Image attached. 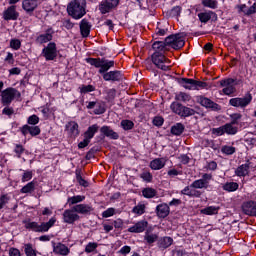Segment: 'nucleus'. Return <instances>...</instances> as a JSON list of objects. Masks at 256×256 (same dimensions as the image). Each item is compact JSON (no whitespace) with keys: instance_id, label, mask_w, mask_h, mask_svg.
<instances>
[{"instance_id":"nucleus-1","label":"nucleus","mask_w":256,"mask_h":256,"mask_svg":"<svg viewBox=\"0 0 256 256\" xmlns=\"http://www.w3.org/2000/svg\"><path fill=\"white\" fill-rule=\"evenodd\" d=\"M87 63L93 67H96V69H99V73L103 75L104 81H121V79H123V74L119 70L107 72L111 69V67L115 66V61L113 60L89 58L87 59Z\"/></svg>"},{"instance_id":"nucleus-2","label":"nucleus","mask_w":256,"mask_h":256,"mask_svg":"<svg viewBox=\"0 0 256 256\" xmlns=\"http://www.w3.org/2000/svg\"><path fill=\"white\" fill-rule=\"evenodd\" d=\"M87 1L85 0H72L68 7L67 11L68 14L73 17V19H81L82 17H85L87 11Z\"/></svg>"},{"instance_id":"nucleus-3","label":"nucleus","mask_w":256,"mask_h":256,"mask_svg":"<svg viewBox=\"0 0 256 256\" xmlns=\"http://www.w3.org/2000/svg\"><path fill=\"white\" fill-rule=\"evenodd\" d=\"M152 63H154L155 66L162 71H169V69H171V60L166 58L165 54H159L157 52L153 53Z\"/></svg>"},{"instance_id":"nucleus-4","label":"nucleus","mask_w":256,"mask_h":256,"mask_svg":"<svg viewBox=\"0 0 256 256\" xmlns=\"http://www.w3.org/2000/svg\"><path fill=\"white\" fill-rule=\"evenodd\" d=\"M16 97H21V92L13 87L6 88L1 92L2 105H11Z\"/></svg>"},{"instance_id":"nucleus-5","label":"nucleus","mask_w":256,"mask_h":256,"mask_svg":"<svg viewBox=\"0 0 256 256\" xmlns=\"http://www.w3.org/2000/svg\"><path fill=\"white\" fill-rule=\"evenodd\" d=\"M164 43L166 47H172V49H181L185 46V40L179 34L168 36Z\"/></svg>"},{"instance_id":"nucleus-6","label":"nucleus","mask_w":256,"mask_h":256,"mask_svg":"<svg viewBox=\"0 0 256 256\" xmlns=\"http://www.w3.org/2000/svg\"><path fill=\"white\" fill-rule=\"evenodd\" d=\"M42 55L46 61H54L57 58V44L50 42L42 50Z\"/></svg>"},{"instance_id":"nucleus-7","label":"nucleus","mask_w":256,"mask_h":256,"mask_svg":"<svg viewBox=\"0 0 256 256\" xmlns=\"http://www.w3.org/2000/svg\"><path fill=\"white\" fill-rule=\"evenodd\" d=\"M65 133L69 139H77L78 135L81 133L79 124L76 121L67 122L65 125Z\"/></svg>"},{"instance_id":"nucleus-8","label":"nucleus","mask_w":256,"mask_h":256,"mask_svg":"<svg viewBox=\"0 0 256 256\" xmlns=\"http://www.w3.org/2000/svg\"><path fill=\"white\" fill-rule=\"evenodd\" d=\"M251 101H253V96H251V94H247L242 98H231L229 100V104L232 107H239L240 109H244V107L250 105Z\"/></svg>"},{"instance_id":"nucleus-9","label":"nucleus","mask_w":256,"mask_h":256,"mask_svg":"<svg viewBox=\"0 0 256 256\" xmlns=\"http://www.w3.org/2000/svg\"><path fill=\"white\" fill-rule=\"evenodd\" d=\"M221 87H223L222 93L224 95H233L235 93V80L232 78L221 80L220 81Z\"/></svg>"},{"instance_id":"nucleus-10","label":"nucleus","mask_w":256,"mask_h":256,"mask_svg":"<svg viewBox=\"0 0 256 256\" xmlns=\"http://www.w3.org/2000/svg\"><path fill=\"white\" fill-rule=\"evenodd\" d=\"M4 21H17L19 19V12H17V6L11 5L3 12Z\"/></svg>"},{"instance_id":"nucleus-11","label":"nucleus","mask_w":256,"mask_h":256,"mask_svg":"<svg viewBox=\"0 0 256 256\" xmlns=\"http://www.w3.org/2000/svg\"><path fill=\"white\" fill-rule=\"evenodd\" d=\"M63 221H64V223H68V225H73V223H75V221H79V216L77 215L74 208L66 209L63 212Z\"/></svg>"},{"instance_id":"nucleus-12","label":"nucleus","mask_w":256,"mask_h":256,"mask_svg":"<svg viewBox=\"0 0 256 256\" xmlns=\"http://www.w3.org/2000/svg\"><path fill=\"white\" fill-rule=\"evenodd\" d=\"M120 0H105L104 2H101L100 4V12L105 15V13H109L111 9H115L117 5H119Z\"/></svg>"},{"instance_id":"nucleus-13","label":"nucleus","mask_w":256,"mask_h":256,"mask_svg":"<svg viewBox=\"0 0 256 256\" xmlns=\"http://www.w3.org/2000/svg\"><path fill=\"white\" fill-rule=\"evenodd\" d=\"M21 133L22 135L27 136L28 133L32 136V137H37V135H40L41 133V128H39V126H29V125H24L21 128Z\"/></svg>"},{"instance_id":"nucleus-14","label":"nucleus","mask_w":256,"mask_h":256,"mask_svg":"<svg viewBox=\"0 0 256 256\" xmlns=\"http://www.w3.org/2000/svg\"><path fill=\"white\" fill-rule=\"evenodd\" d=\"M149 223L146 220L136 222L133 226L128 228L129 233H143Z\"/></svg>"},{"instance_id":"nucleus-15","label":"nucleus","mask_w":256,"mask_h":256,"mask_svg":"<svg viewBox=\"0 0 256 256\" xmlns=\"http://www.w3.org/2000/svg\"><path fill=\"white\" fill-rule=\"evenodd\" d=\"M39 6V1L37 0H23L22 8L26 13H33L34 10Z\"/></svg>"},{"instance_id":"nucleus-16","label":"nucleus","mask_w":256,"mask_h":256,"mask_svg":"<svg viewBox=\"0 0 256 256\" xmlns=\"http://www.w3.org/2000/svg\"><path fill=\"white\" fill-rule=\"evenodd\" d=\"M242 211L245 215L256 216V202L248 201L242 205Z\"/></svg>"},{"instance_id":"nucleus-17","label":"nucleus","mask_w":256,"mask_h":256,"mask_svg":"<svg viewBox=\"0 0 256 256\" xmlns=\"http://www.w3.org/2000/svg\"><path fill=\"white\" fill-rule=\"evenodd\" d=\"M53 40V30L48 29L46 33L40 34L37 38L36 41L40 43V45H43V43H49V41Z\"/></svg>"},{"instance_id":"nucleus-18","label":"nucleus","mask_w":256,"mask_h":256,"mask_svg":"<svg viewBox=\"0 0 256 256\" xmlns=\"http://www.w3.org/2000/svg\"><path fill=\"white\" fill-rule=\"evenodd\" d=\"M250 166L251 163L249 162L240 165L238 168H236L235 175H237V177H247V175H249Z\"/></svg>"},{"instance_id":"nucleus-19","label":"nucleus","mask_w":256,"mask_h":256,"mask_svg":"<svg viewBox=\"0 0 256 256\" xmlns=\"http://www.w3.org/2000/svg\"><path fill=\"white\" fill-rule=\"evenodd\" d=\"M169 212H170V209H169V205L167 204H159L156 207V213L160 219H165V217L169 215Z\"/></svg>"},{"instance_id":"nucleus-20","label":"nucleus","mask_w":256,"mask_h":256,"mask_svg":"<svg viewBox=\"0 0 256 256\" xmlns=\"http://www.w3.org/2000/svg\"><path fill=\"white\" fill-rule=\"evenodd\" d=\"M178 83L181 85V87H184V89L195 91V80L191 78H181Z\"/></svg>"},{"instance_id":"nucleus-21","label":"nucleus","mask_w":256,"mask_h":256,"mask_svg":"<svg viewBox=\"0 0 256 256\" xmlns=\"http://www.w3.org/2000/svg\"><path fill=\"white\" fill-rule=\"evenodd\" d=\"M166 161L164 158H156L150 162V169L153 171H159L160 169H163L166 165Z\"/></svg>"},{"instance_id":"nucleus-22","label":"nucleus","mask_w":256,"mask_h":256,"mask_svg":"<svg viewBox=\"0 0 256 256\" xmlns=\"http://www.w3.org/2000/svg\"><path fill=\"white\" fill-rule=\"evenodd\" d=\"M198 103L202 105V107H206L207 109H217V104L215 102L211 101V99L199 96L197 99Z\"/></svg>"},{"instance_id":"nucleus-23","label":"nucleus","mask_w":256,"mask_h":256,"mask_svg":"<svg viewBox=\"0 0 256 256\" xmlns=\"http://www.w3.org/2000/svg\"><path fill=\"white\" fill-rule=\"evenodd\" d=\"M152 49L154 53H158V55H164L165 51H167V45L163 41H156L153 43Z\"/></svg>"},{"instance_id":"nucleus-24","label":"nucleus","mask_w":256,"mask_h":256,"mask_svg":"<svg viewBox=\"0 0 256 256\" xmlns=\"http://www.w3.org/2000/svg\"><path fill=\"white\" fill-rule=\"evenodd\" d=\"M53 252L56 255H69V248L65 244L57 243L53 246Z\"/></svg>"},{"instance_id":"nucleus-25","label":"nucleus","mask_w":256,"mask_h":256,"mask_svg":"<svg viewBox=\"0 0 256 256\" xmlns=\"http://www.w3.org/2000/svg\"><path fill=\"white\" fill-rule=\"evenodd\" d=\"M86 107L87 109H95V115H103V113H105V107H103L100 103L94 101L88 102V105Z\"/></svg>"},{"instance_id":"nucleus-26","label":"nucleus","mask_w":256,"mask_h":256,"mask_svg":"<svg viewBox=\"0 0 256 256\" xmlns=\"http://www.w3.org/2000/svg\"><path fill=\"white\" fill-rule=\"evenodd\" d=\"M100 132L102 133V135H105V137H109V139H119V134L113 131V129H111V127L109 126H103L100 129Z\"/></svg>"},{"instance_id":"nucleus-27","label":"nucleus","mask_w":256,"mask_h":256,"mask_svg":"<svg viewBox=\"0 0 256 256\" xmlns=\"http://www.w3.org/2000/svg\"><path fill=\"white\" fill-rule=\"evenodd\" d=\"M80 31L83 37H89V34L91 33V24H89L86 19L81 20Z\"/></svg>"},{"instance_id":"nucleus-28","label":"nucleus","mask_w":256,"mask_h":256,"mask_svg":"<svg viewBox=\"0 0 256 256\" xmlns=\"http://www.w3.org/2000/svg\"><path fill=\"white\" fill-rule=\"evenodd\" d=\"M97 131H99V125L93 124L88 127L87 131L84 133V137L91 141L95 137V133H97Z\"/></svg>"},{"instance_id":"nucleus-29","label":"nucleus","mask_w":256,"mask_h":256,"mask_svg":"<svg viewBox=\"0 0 256 256\" xmlns=\"http://www.w3.org/2000/svg\"><path fill=\"white\" fill-rule=\"evenodd\" d=\"M26 229H31L32 231H35L36 233H44L43 224L39 225V223H37V222H27Z\"/></svg>"},{"instance_id":"nucleus-30","label":"nucleus","mask_w":256,"mask_h":256,"mask_svg":"<svg viewBox=\"0 0 256 256\" xmlns=\"http://www.w3.org/2000/svg\"><path fill=\"white\" fill-rule=\"evenodd\" d=\"M145 209H147V205H145L143 202H139L136 206L133 207L132 213H134V215L141 216L145 214Z\"/></svg>"},{"instance_id":"nucleus-31","label":"nucleus","mask_w":256,"mask_h":256,"mask_svg":"<svg viewBox=\"0 0 256 256\" xmlns=\"http://www.w3.org/2000/svg\"><path fill=\"white\" fill-rule=\"evenodd\" d=\"M73 208H74V211H76V213H80L81 215H85V213H90L91 211V206L87 204H78Z\"/></svg>"},{"instance_id":"nucleus-32","label":"nucleus","mask_w":256,"mask_h":256,"mask_svg":"<svg viewBox=\"0 0 256 256\" xmlns=\"http://www.w3.org/2000/svg\"><path fill=\"white\" fill-rule=\"evenodd\" d=\"M222 189L228 193H233L239 189V184L237 182H227L222 186Z\"/></svg>"},{"instance_id":"nucleus-33","label":"nucleus","mask_w":256,"mask_h":256,"mask_svg":"<svg viewBox=\"0 0 256 256\" xmlns=\"http://www.w3.org/2000/svg\"><path fill=\"white\" fill-rule=\"evenodd\" d=\"M219 206H208L201 210L203 215H217L219 213Z\"/></svg>"},{"instance_id":"nucleus-34","label":"nucleus","mask_w":256,"mask_h":256,"mask_svg":"<svg viewBox=\"0 0 256 256\" xmlns=\"http://www.w3.org/2000/svg\"><path fill=\"white\" fill-rule=\"evenodd\" d=\"M224 126V133L227 135H235L237 133V127L233 123H227Z\"/></svg>"},{"instance_id":"nucleus-35","label":"nucleus","mask_w":256,"mask_h":256,"mask_svg":"<svg viewBox=\"0 0 256 256\" xmlns=\"http://www.w3.org/2000/svg\"><path fill=\"white\" fill-rule=\"evenodd\" d=\"M190 187H192L193 189H207V187H209L208 184H206L202 178L201 179H198V180H195L191 185Z\"/></svg>"},{"instance_id":"nucleus-36","label":"nucleus","mask_w":256,"mask_h":256,"mask_svg":"<svg viewBox=\"0 0 256 256\" xmlns=\"http://www.w3.org/2000/svg\"><path fill=\"white\" fill-rule=\"evenodd\" d=\"M173 245V238L171 237H163L160 240V247H162V249H167L169 247H171Z\"/></svg>"},{"instance_id":"nucleus-37","label":"nucleus","mask_w":256,"mask_h":256,"mask_svg":"<svg viewBox=\"0 0 256 256\" xmlns=\"http://www.w3.org/2000/svg\"><path fill=\"white\" fill-rule=\"evenodd\" d=\"M85 201V196L77 195V196H72L69 197L67 200L68 205H76V203H81Z\"/></svg>"},{"instance_id":"nucleus-38","label":"nucleus","mask_w":256,"mask_h":256,"mask_svg":"<svg viewBox=\"0 0 256 256\" xmlns=\"http://www.w3.org/2000/svg\"><path fill=\"white\" fill-rule=\"evenodd\" d=\"M142 195L145 197V199H153V197L157 195V191H155L153 188H145L142 190Z\"/></svg>"},{"instance_id":"nucleus-39","label":"nucleus","mask_w":256,"mask_h":256,"mask_svg":"<svg viewBox=\"0 0 256 256\" xmlns=\"http://www.w3.org/2000/svg\"><path fill=\"white\" fill-rule=\"evenodd\" d=\"M183 131H185V126H183V124H181V123H177L176 125L172 126V128H171V133L173 135H181V133H183Z\"/></svg>"},{"instance_id":"nucleus-40","label":"nucleus","mask_w":256,"mask_h":256,"mask_svg":"<svg viewBox=\"0 0 256 256\" xmlns=\"http://www.w3.org/2000/svg\"><path fill=\"white\" fill-rule=\"evenodd\" d=\"M182 195H188V197H201V193L196 192L194 193L191 190V186H186L182 191H181Z\"/></svg>"},{"instance_id":"nucleus-41","label":"nucleus","mask_w":256,"mask_h":256,"mask_svg":"<svg viewBox=\"0 0 256 256\" xmlns=\"http://www.w3.org/2000/svg\"><path fill=\"white\" fill-rule=\"evenodd\" d=\"M177 101H182L183 103H189L191 101V95L185 93V92H180L176 95Z\"/></svg>"},{"instance_id":"nucleus-42","label":"nucleus","mask_w":256,"mask_h":256,"mask_svg":"<svg viewBox=\"0 0 256 256\" xmlns=\"http://www.w3.org/2000/svg\"><path fill=\"white\" fill-rule=\"evenodd\" d=\"M35 191V182H29L20 190V193H33Z\"/></svg>"},{"instance_id":"nucleus-43","label":"nucleus","mask_w":256,"mask_h":256,"mask_svg":"<svg viewBox=\"0 0 256 256\" xmlns=\"http://www.w3.org/2000/svg\"><path fill=\"white\" fill-rule=\"evenodd\" d=\"M191 115H195V110L182 106V110L180 111V117H191Z\"/></svg>"},{"instance_id":"nucleus-44","label":"nucleus","mask_w":256,"mask_h":256,"mask_svg":"<svg viewBox=\"0 0 256 256\" xmlns=\"http://www.w3.org/2000/svg\"><path fill=\"white\" fill-rule=\"evenodd\" d=\"M56 221H57V219H55L53 217L48 222L42 223V229H43L44 233H47V231H49V229H51V227H53V225H55Z\"/></svg>"},{"instance_id":"nucleus-45","label":"nucleus","mask_w":256,"mask_h":256,"mask_svg":"<svg viewBox=\"0 0 256 256\" xmlns=\"http://www.w3.org/2000/svg\"><path fill=\"white\" fill-rule=\"evenodd\" d=\"M24 251L26 256H37V250L33 249L31 244H25Z\"/></svg>"},{"instance_id":"nucleus-46","label":"nucleus","mask_w":256,"mask_h":256,"mask_svg":"<svg viewBox=\"0 0 256 256\" xmlns=\"http://www.w3.org/2000/svg\"><path fill=\"white\" fill-rule=\"evenodd\" d=\"M144 239L145 241H147V243L151 244V243H155V241L159 239V236H157V234H151L149 232H146Z\"/></svg>"},{"instance_id":"nucleus-47","label":"nucleus","mask_w":256,"mask_h":256,"mask_svg":"<svg viewBox=\"0 0 256 256\" xmlns=\"http://www.w3.org/2000/svg\"><path fill=\"white\" fill-rule=\"evenodd\" d=\"M170 109L173 111V113H176V115H181L183 105H181L177 102H173L170 106Z\"/></svg>"},{"instance_id":"nucleus-48","label":"nucleus","mask_w":256,"mask_h":256,"mask_svg":"<svg viewBox=\"0 0 256 256\" xmlns=\"http://www.w3.org/2000/svg\"><path fill=\"white\" fill-rule=\"evenodd\" d=\"M201 23H207L211 20V12H202L198 14Z\"/></svg>"},{"instance_id":"nucleus-49","label":"nucleus","mask_w":256,"mask_h":256,"mask_svg":"<svg viewBox=\"0 0 256 256\" xmlns=\"http://www.w3.org/2000/svg\"><path fill=\"white\" fill-rule=\"evenodd\" d=\"M202 5L204 7H208L209 9H217V1L216 0H203Z\"/></svg>"},{"instance_id":"nucleus-50","label":"nucleus","mask_w":256,"mask_h":256,"mask_svg":"<svg viewBox=\"0 0 256 256\" xmlns=\"http://www.w3.org/2000/svg\"><path fill=\"white\" fill-rule=\"evenodd\" d=\"M97 247H99L97 242H90L85 247V253H93V251L97 250Z\"/></svg>"},{"instance_id":"nucleus-51","label":"nucleus","mask_w":256,"mask_h":256,"mask_svg":"<svg viewBox=\"0 0 256 256\" xmlns=\"http://www.w3.org/2000/svg\"><path fill=\"white\" fill-rule=\"evenodd\" d=\"M10 47L14 51H19V49H21V40L15 39V38L11 39L10 40Z\"/></svg>"},{"instance_id":"nucleus-52","label":"nucleus","mask_w":256,"mask_h":256,"mask_svg":"<svg viewBox=\"0 0 256 256\" xmlns=\"http://www.w3.org/2000/svg\"><path fill=\"white\" fill-rule=\"evenodd\" d=\"M241 117H243V115H241L240 113H234L230 115V119L232 125H239V121H241Z\"/></svg>"},{"instance_id":"nucleus-53","label":"nucleus","mask_w":256,"mask_h":256,"mask_svg":"<svg viewBox=\"0 0 256 256\" xmlns=\"http://www.w3.org/2000/svg\"><path fill=\"white\" fill-rule=\"evenodd\" d=\"M95 91V86L93 85H82L80 86V93H93Z\"/></svg>"},{"instance_id":"nucleus-54","label":"nucleus","mask_w":256,"mask_h":256,"mask_svg":"<svg viewBox=\"0 0 256 256\" xmlns=\"http://www.w3.org/2000/svg\"><path fill=\"white\" fill-rule=\"evenodd\" d=\"M133 121L130 120H122L121 121V127L125 130V131H129V129H133Z\"/></svg>"},{"instance_id":"nucleus-55","label":"nucleus","mask_w":256,"mask_h":256,"mask_svg":"<svg viewBox=\"0 0 256 256\" xmlns=\"http://www.w3.org/2000/svg\"><path fill=\"white\" fill-rule=\"evenodd\" d=\"M201 89H207V84L202 81L194 80V91H199Z\"/></svg>"},{"instance_id":"nucleus-56","label":"nucleus","mask_w":256,"mask_h":256,"mask_svg":"<svg viewBox=\"0 0 256 256\" xmlns=\"http://www.w3.org/2000/svg\"><path fill=\"white\" fill-rule=\"evenodd\" d=\"M212 135H215L216 137H221V135H225V128L224 126L213 128L212 129Z\"/></svg>"},{"instance_id":"nucleus-57","label":"nucleus","mask_w":256,"mask_h":256,"mask_svg":"<svg viewBox=\"0 0 256 256\" xmlns=\"http://www.w3.org/2000/svg\"><path fill=\"white\" fill-rule=\"evenodd\" d=\"M221 151L225 155H233V153H235V147L226 145L222 147Z\"/></svg>"},{"instance_id":"nucleus-58","label":"nucleus","mask_w":256,"mask_h":256,"mask_svg":"<svg viewBox=\"0 0 256 256\" xmlns=\"http://www.w3.org/2000/svg\"><path fill=\"white\" fill-rule=\"evenodd\" d=\"M141 179H143V181H146V183H151V181H153V175L150 172H143L140 175Z\"/></svg>"},{"instance_id":"nucleus-59","label":"nucleus","mask_w":256,"mask_h":256,"mask_svg":"<svg viewBox=\"0 0 256 256\" xmlns=\"http://www.w3.org/2000/svg\"><path fill=\"white\" fill-rule=\"evenodd\" d=\"M33 179V172L32 171H24L22 175V183H27V181H31Z\"/></svg>"},{"instance_id":"nucleus-60","label":"nucleus","mask_w":256,"mask_h":256,"mask_svg":"<svg viewBox=\"0 0 256 256\" xmlns=\"http://www.w3.org/2000/svg\"><path fill=\"white\" fill-rule=\"evenodd\" d=\"M113 215H115V208H108L102 213V217H104L105 219L113 217Z\"/></svg>"},{"instance_id":"nucleus-61","label":"nucleus","mask_w":256,"mask_h":256,"mask_svg":"<svg viewBox=\"0 0 256 256\" xmlns=\"http://www.w3.org/2000/svg\"><path fill=\"white\" fill-rule=\"evenodd\" d=\"M117 253L118 255L127 256L131 253V246H123Z\"/></svg>"},{"instance_id":"nucleus-62","label":"nucleus","mask_w":256,"mask_h":256,"mask_svg":"<svg viewBox=\"0 0 256 256\" xmlns=\"http://www.w3.org/2000/svg\"><path fill=\"white\" fill-rule=\"evenodd\" d=\"M28 125H37L39 123V118L37 115H31L27 120Z\"/></svg>"},{"instance_id":"nucleus-63","label":"nucleus","mask_w":256,"mask_h":256,"mask_svg":"<svg viewBox=\"0 0 256 256\" xmlns=\"http://www.w3.org/2000/svg\"><path fill=\"white\" fill-rule=\"evenodd\" d=\"M164 119L163 117L161 116H156L154 119H153V125H155L156 127H161V125H163L164 123Z\"/></svg>"},{"instance_id":"nucleus-64","label":"nucleus","mask_w":256,"mask_h":256,"mask_svg":"<svg viewBox=\"0 0 256 256\" xmlns=\"http://www.w3.org/2000/svg\"><path fill=\"white\" fill-rule=\"evenodd\" d=\"M9 256H21V251H19L17 248H10Z\"/></svg>"}]
</instances>
